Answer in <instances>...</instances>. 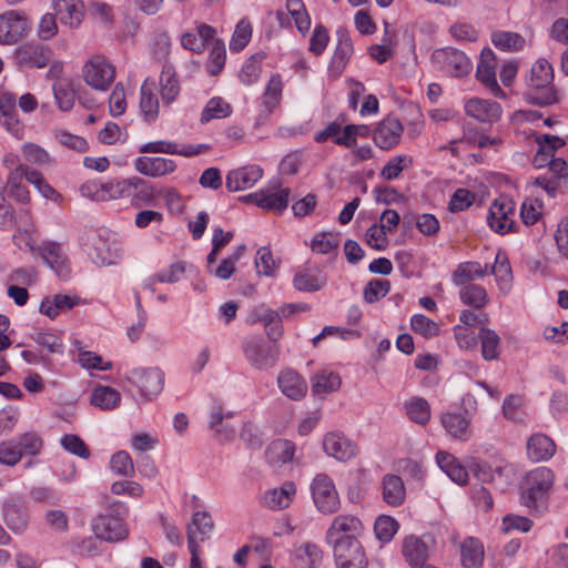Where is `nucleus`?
Wrapping results in <instances>:
<instances>
[{
  "label": "nucleus",
  "instance_id": "obj_32",
  "mask_svg": "<svg viewBox=\"0 0 568 568\" xmlns=\"http://www.w3.org/2000/svg\"><path fill=\"white\" fill-rule=\"evenodd\" d=\"M383 500L389 506H400L406 497L403 479L396 475H385L382 480Z\"/></svg>",
  "mask_w": 568,
  "mask_h": 568
},
{
  "label": "nucleus",
  "instance_id": "obj_34",
  "mask_svg": "<svg viewBox=\"0 0 568 568\" xmlns=\"http://www.w3.org/2000/svg\"><path fill=\"white\" fill-rule=\"evenodd\" d=\"M130 193L134 207L152 205L156 196L154 186L139 176L131 178Z\"/></svg>",
  "mask_w": 568,
  "mask_h": 568
},
{
  "label": "nucleus",
  "instance_id": "obj_36",
  "mask_svg": "<svg viewBox=\"0 0 568 568\" xmlns=\"http://www.w3.org/2000/svg\"><path fill=\"white\" fill-rule=\"evenodd\" d=\"M62 353L63 344L57 335L50 333L38 335V362L41 361L44 365L50 366V355Z\"/></svg>",
  "mask_w": 568,
  "mask_h": 568
},
{
  "label": "nucleus",
  "instance_id": "obj_26",
  "mask_svg": "<svg viewBox=\"0 0 568 568\" xmlns=\"http://www.w3.org/2000/svg\"><path fill=\"white\" fill-rule=\"evenodd\" d=\"M53 6L62 24L72 29L81 24L84 17V7L81 0H53Z\"/></svg>",
  "mask_w": 568,
  "mask_h": 568
},
{
  "label": "nucleus",
  "instance_id": "obj_10",
  "mask_svg": "<svg viewBox=\"0 0 568 568\" xmlns=\"http://www.w3.org/2000/svg\"><path fill=\"white\" fill-rule=\"evenodd\" d=\"M125 378L138 387L140 394L145 398L156 396L163 389L164 376L156 367L133 368L126 374Z\"/></svg>",
  "mask_w": 568,
  "mask_h": 568
},
{
  "label": "nucleus",
  "instance_id": "obj_25",
  "mask_svg": "<svg viewBox=\"0 0 568 568\" xmlns=\"http://www.w3.org/2000/svg\"><path fill=\"white\" fill-rule=\"evenodd\" d=\"M327 455L337 460H348L355 456V445L341 433H328L323 440Z\"/></svg>",
  "mask_w": 568,
  "mask_h": 568
},
{
  "label": "nucleus",
  "instance_id": "obj_55",
  "mask_svg": "<svg viewBox=\"0 0 568 568\" xmlns=\"http://www.w3.org/2000/svg\"><path fill=\"white\" fill-rule=\"evenodd\" d=\"M213 527L214 524L211 515L206 511H197L193 515L192 523L187 525L186 531L192 528L200 542L203 541L205 536L212 531Z\"/></svg>",
  "mask_w": 568,
  "mask_h": 568
},
{
  "label": "nucleus",
  "instance_id": "obj_6",
  "mask_svg": "<svg viewBox=\"0 0 568 568\" xmlns=\"http://www.w3.org/2000/svg\"><path fill=\"white\" fill-rule=\"evenodd\" d=\"M82 77L92 89L105 91L114 80L115 69L103 55H94L84 63Z\"/></svg>",
  "mask_w": 568,
  "mask_h": 568
},
{
  "label": "nucleus",
  "instance_id": "obj_49",
  "mask_svg": "<svg viewBox=\"0 0 568 568\" xmlns=\"http://www.w3.org/2000/svg\"><path fill=\"white\" fill-rule=\"evenodd\" d=\"M290 189H282L278 192L272 193L262 191L260 200V207L268 211L282 212L288 204Z\"/></svg>",
  "mask_w": 568,
  "mask_h": 568
},
{
  "label": "nucleus",
  "instance_id": "obj_47",
  "mask_svg": "<svg viewBox=\"0 0 568 568\" xmlns=\"http://www.w3.org/2000/svg\"><path fill=\"white\" fill-rule=\"evenodd\" d=\"M232 113V106L222 98H212L201 114V123L205 124L213 119H224Z\"/></svg>",
  "mask_w": 568,
  "mask_h": 568
},
{
  "label": "nucleus",
  "instance_id": "obj_43",
  "mask_svg": "<svg viewBox=\"0 0 568 568\" xmlns=\"http://www.w3.org/2000/svg\"><path fill=\"white\" fill-rule=\"evenodd\" d=\"M140 109L148 121H152L158 118L159 101L156 95L153 93V84H149L148 81H144L141 85Z\"/></svg>",
  "mask_w": 568,
  "mask_h": 568
},
{
  "label": "nucleus",
  "instance_id": "obj_57",
  "mask_svg": "<svg viewBox=\"0 0 568 568\" xmlns=\"http://www.w3.org/2000/svg\"><path fill=\"white\" fill-rule=\"evenodd\" d=\"M226 51L223 41L215 40L210 52L207 71L212 75L219 74L224 68Z\"/></svg>",
  "mask_w": 568,
  "mask_h": 568
},
{
  "label": "nucleus",
  "instance_id": "obj_16",
  "mask_svg": "<svg viewBox=\"0 0 568 568\" xmlns=\"http://www.w3.org/2000/svg\"><path fill=\"white\" fill-rule=\"evenodd\" d=\"M16 95L0 88V123L17 139L23 138V124L16 115Z\"/></svg>",
  "mask_w": 568,
  "mask_h": 568
},
{
  "label": "nucleus",
  "instance_id": "obj_45",
  "mask_svg": "<svg viewBox=\"0 0 568 568\" xmlns=\"http://www.w3.org/2000/svg\"><path fill=\"white\" fill-rule=\"evenodd\" d=\"M295 454V445L287 439L274 440L266 450L268 459L273 463L291 462Z\"/></svg>",
  "mask_w": 568,
  "mask_h": 568
},
{
  "label": "nucleus",
  "instance_id": "obj_17",
  "mask_svg": "<svg viewBox=\"0 0 568 568\" xmlns=\"http://www.w3.org/2000/svg\"><path fill=\"white\" fill-rule=\"evenodd\" d=\"M23 181L36 184V171L30 170L26 164H19L10 172L7 181L9 194L19 202H28L30 193Z\"/></svg>",
  "mask_w": 568,
  "mask_h": 568
},
{
  "label": "nucleus",
  "instance_id": "obj_8",
  "mask_svg": "<svg viewBox=\"0 0 568 568\" xmlns=\"http://www.w3.org/2000/svg\"><path fill=\"white\" fill-rule=\"evenodd\" d=\"M36 455V433L27 432L16 440H3L0 443V464L7 466L17 465L23 456Z\"/></svg>",
  "mask_w": 568,
  "mask_h": 568
},
{
  "label": "nucleus",
  "instance_id": "obj_18",
  "mask_svg": "<svg viewBox=\"0 0 568 568\" xmlns=\"http://www.w3.org/2000/svg\"><path fill=\"white\" fill-rule=\"evenodd\" d=\"M277 386L282 394L292 400L303 399L308 389L305 378L292 368L283 369L278 374Z\"/></svg>",
  "mask_w": 568,
  "mask_h": 568
},
{
  "label": "nucleus",
  "instance_id": "obj_27",
  "mask_svg": "<svg viewBox=\"0 0 568 568\" xmlns=\"http://www.w3.org/2000/svg\"><path fill=\"white\" fill-rule=\"evenodd\" d=\"M134 169L143 175L159 178L172 173L176 164L171 159L140 156L134 162Z\"/></svg>",
  "mask_w": 568,
  "mask_h": 568
},
{
  "label": "nucleus",
  "instance_id": "obj_62",
  "mask_svg": "<svg viewBox=\"0 0 568 568\" xmlns=\"http://www.w3.org/2000/svg\"><path fill=\"white\" fill-rule=\"evenodd\" d=\"M252 37V27L250 22L241 20L235 28L233 37L230 42L232 51H241L248 43Z\"/></svg>",
  "mask_w": 568,
  "mask_h": 568
},
{
  "label": "nucleus",
  "instance_id": "obj_58",
  "mask_svg": "<svg viewBox=\"0 0 568 568\" xmlns=\"http://www.w3.org/2000/svg\"><path fill=\"white\" fill-rule=\"evenodd\" d=\"M88 13L95 21L111 26L113 23V10L103 1L93 0L88 3Z\"/></svg>",
  "mask_w": 568,
  "mask_h": 568
},
{
  "label": "nucleus",
  "instance_id": "obj_31",
  "mask_svg": "<svg viewBox=\"0 0 568 568\" xmlns=\"http://www.w3.org/2000/svg\"><path fill=\"white\" fill-rule=\"evenodd\" d=\"M353 54V43L348 34L344 31L337 32V45L329 63V71L339 75L345 69L349 58Z\"/></svg>",
  "mask_w": 568,
  "mask_h": 568
},
{
  "label": "nucleus",
  "instance_id": "obj_33",
  "mask_svg": "<svg viewBox=\"0 0 568 568\" xmlns=\"http://www.w3.org/2000/svg\"><path fill=\"white\" fill-rule=\"evenodd\" d=\"M180 81L171 64H164L160 75V94L165 104H171L180 94Z\"/></svg>",
  "mask_w": 568,
  "mask_h": 568
},
{
  "label": "nucleus",
  "instance_id": "obj_21",
  "mask_svg": "<svg viewBox=\"0 0 568 568\" xmlns=\"http://www.w3.org/2000/svg\"><path fill=\"white\" fill-rule=\"evenodd\" d=\"M296 495V485L287 480L278 488L266 490L261 497V505L272 510L287 508Z\"/></svg>",
  "mask_w": 568,
  "mask_h": 568
},
{
  "label": "nucleus",
  "instance_id": "obj_35",
  "mask_svg": "<svg viewBox=\"0 0 568 568\" xmlns=\"http://www.w3.org/2000/svg\"><path fill=\"white\" fill-rule=\"evenodd\" d=\"M326 284V277L318 270L305 268L296 272L293 285L301 292H317Z\"/></svg>",
  "mask_w": 568,
  "mask_h": 568
},
{
  "label": "nucleus",
  "instance_id": "obj_64",
  "mask_svg": "<svg viewBox=\"0 0 568 568\" xmlns=\"http://www.w3.org/2000/svg\"><path fill=\"white\" fill-rule=\"evenodd\" d=\"M185 273V263L178 262L172 264L169 268L163 270L156 274H154L150 278V283H176L181 280L183 274Z\"/></svg>",
  "mask_w": 568,
  "mask_h": 568
},
{
  "label": "nucleus",
  "instance_id": "obj_5",
  "mask_svg": "<svg viewBox=\"0 0 568 568\" xmlns=\"http://www.w3.org/2000/svg\"><path fill=\"white\" fill-rule=\"evenodd\" d=\"M435 67L455 78H463L471 71V62L467 55L454 48L436 49L432 54Z\"/></svg>",
  "mask_w": 568,
  "mask_h": 568
},
{
  "label": "nucleus",
  "instance_id": "obj_24",
  "mask_svg": "<svg viewBox=\"0 0 568 568\" xmlns=\"http://www.w3.org/2000/svg\"><path fill=\"white\" fill-rule=\"evenodd\" d=\"M79 303L80 298L77 295L54 294L45 296L38 306V310L40 313L53 320L61 313L70 311Z\"/></svg>",
  "mask_w": 568,
  "mask_h": 568
},
{
  "label": "nucleus",
  "instance_id": "obj_13",
  "mask_svg": "<svg viewBox=\"0 0 568 568\" xmlns=\"http://www.w3.org/2000/svg\"><path fill=\"white\" fill-rule=\"evenodd\" d=\"M336 568H368V558L361 541L332 548Z\"/></svg>",
  "mask_w": 568,
  "mask_h": 568
},
{
  "label": "nucleus",
  "instance_id": "obj_14",
  "mask_svg": "<svg viewBox=\"0 0 568 568\" xmlns=\"http://www.w3.org/2000/svg\"><path fill=\"white\" fill-rule=\"evenodd\" d=\"M497 58L490 49H484L477 65L476 78L495 97L505 98L504 91L498 85L496 79Z\"/></svg>",
  "mask_w": 568,
  "mask_h": 568
},
{
  "label": "nucleus",
  "instance_id": "obj_3",
  "mask_svg": "<svg viewBox=\"0 0 568 568\" xmlns=\"http://www.w3.org/2000/svg\"><path fill=\"white\" fill-rule=\"evenodd\" d=\"M555 475L547 467H538L531 470L527 477V488L521 494L523 504L536 511H542L547 507L548 491L551 489Z\"/></svg>",
  "mask_w": 568,
  "mask_h": 568
},
{
  "label": "nucleus",
  "instance_id": "obj_56",
  "mask_svg": "<svg viewBox=\"0 0 568 568\" xmlns=\"http://www.w3.org/2000/svg\"><path fill=\"white\" fill-rule=\"evenodd\" d=\"M493 43L501 50H519L525 39L519 33L501 31L493 34Z\"/></svg>",
  "mask_w": 568,
  "mask_h": 568
},
{
  "label": "nucleus",
  "instance_id": "obj_20",
  "mask_svg": "<svg viewBox=\"0 0 568 568\" xmlns=\"http://www.w3.org/2000/svg\"><path fill=\"white\" fill-rule=\"evenodd\" d=\"M402 134L403 125L399 120L388 116L379 122L374 131L373 139L378 148L389 150L399 143Z\"/></svg>",
  "mask_w": 568,
  "mask_h": 568
},
{
  "label": "nucleus",
  "instance_id": "obj_15",
  "mask_svg": "<svg viewBox=\"0 0 568 568\" xmlns=\"http://www.w3.org/2000/svg\"><path fill=\"white\" fill-rule=\"evenodd\" d=\"M31 29L30 22L16 11L0 16V43L9 44L20 40Z\"/></svg>",
  "mask_w": 568,
  "mask_h": 568
},
{
  "label": "nucleus",
  "instance_id": "obj_2",
  "mask_svg": "<svg viewBox=\"0 0 568 568\" xmlns=\"http://www.w3.org/2000/svg\"><path fill=\"white\" fill-rule=\"evenodd\" d=\"M128 508L121 501L110 505L108 514L98 516L92 524L93 532L100 540L116 542L128 538L129 529L125 524Z\"/></svg>",
  "mask_w": 568,
  "mask_h": 568
},
{
  "label": "nucleus",
  "instance_id": "obj_52",
  "mask_svg": "<svg viewBox=\"0 0 568 568\" xmlns=\"http://www.w3.org/2000/svg\"><path fill=\"white\" fill-rule=\"evenodd\" d=\"M283 83L280 74L271 77L263 94L264 104L268 111H272L280 104L282 98Z\"/></svg>",
  "mask_w": 568,
  "mask_h": 568
},
{
  "label": "nucleus",
  "instance_id": "obj_28",
  "mask_svg": "<svg viewBox=\"0 0 568 568\" xmlns=\"http://www.w3.org/2000/svg\"><path fill=\"white\" fill-rule=\"evenodd\" d=\"M526 449L532 462H546L555 455L556 444L549 436L536 433L528 438Z\"/></svg>",
  "mask_w": 568,
  "mask_h": 568
},
{
  "label": "nucleus",
  "instance_id": "obj_40",
  "mask_svg": "<svg viewBox=\"0 0 568 568\" xmlns=\"http://www.w3.org/2000/svg\"><path fill=\"white\" fill-rule=\"evenodd\" d=\"M285 8L294 20L296 29L305 36L311 28V17L303 0H286Z\"/></svg>",
  "mask_w": 568,
  "mask_h": 568
},
{
  "label": "nucleus",
  "instance_id": "obj_9",
  "mask_svg": "<svg viewBox=\"0 0 568 568\" xmlns=\"http://www.w3.org/2000/svg\"><path fill=\"white\" fill-rule=\"evenodd\" d=\"M246 359L257 369L273 367L280 355V348L275 344H268L262 338L252 337L244 344Z\"/></svg>",
  "mask_w": 568,
  "mask_h": 568
},
{
  "label": "nucleus",
  "instance_id": "obj_54",
  "mask_svg": "<svg viewBox=\"0 0 568 568\" xmlns=\"http://www.w3.org/2000/svg\"><path fill=\"white\" fill-rule=\"evenodd\" d=\"M398 529V523L390 516H379L374 525L376 537L383 541L388 542L392 540Z\"/></svg>",
  "mask_w": 568,
  "mask_h": 568
},
{
  "label": "nucleus",
  "instance_id": "obj_39",
  "mask_svg": "<svg viewBox=\"0 0 568 568\" xmlns=\"http://www.w3.org/2000/svg\"><path fill=\"white\" fill-rule=\"evenodd\" d=\"M342 379L337 373L322 371L312 379V390L315 395L335 392L339 388Z\"/></svg>",
  "mask_w": 568,
  "mask_h": 568
},
{
  "label": "nucleus",
  "instance_id": "obj_48",
  "mask_svg": "<svg viewBox=\"0 0 568 568\" xmlns=\"http://www.w3.org/2000/svg\"><path fill=\"white\" fill-rule=\"evenodd\" d=\"M120 393L109 386L97 387L91 394V404L102 408H114L120 402Z\"/></svg>",
  "mask_w": 568,
  "mask_h": 568
},
{
  "label": "nucleus",
  "instance_id": "obj_53",
  "mask_svg": "<svg viewBox=\"0 0 568 568\" xmlns=\"http://www.w3.org/2000/svg\"><path fill=\"white\" fill-rule=\"evenodd\" d=\"M110 468L114 474L122 477H131L134 475V465L132 458L124 450L116 452L111 457Z\"/></svg>",
  "mask_w": 568,
  "mask_h": 568
},
{
  "label": "nucleus",
  "instance_id": "obj_38",
  "mask_svg": "<svg viewBox=\"0 0 568 568\" xmlns=\"http://www.w3.org/2000/svg\"><path fill=\"white\" fill-rule=\"evenodd\" d=\"M53 97L61 111H70L75 101V92L72 81L67 79L52 84Z\"/></svg>",
  "mask_w": 568,
  "mask_h": 568
},
{
  "label": "nucleus",
  "instance_id": "obj_11",
  "mask_svg": "<svg viewBox=\"0 0 568 568\" xmlns=\"http://www.w3.org/2000/svg\"><path fill=\"white\" fill-rule=\"evenodd\" d=\"M131 178L125 180H112L108 183L100 184L99 187L95 183H84L80 187L83 196H92L94 191V199L108 201L130 197Z\"/></svg>",
  "mask_w": 568,
  "mask_h": 568
},
{
  "label": "nucleus",
  "instance_id": "obj_12",
  "mask_svg": "<svg viewBox=\"0 0 568 568\" xmlns=\"http://www.w3.org/2000/svg\"><path fill=\"white\" fill-rule=\"evenodd\" d=\"M38 254L58 277L67 280L71 273L70 261L60 243L45 241L38 247Z\"/></svg>",
  "mask_w": 568,
  "mask_h": 568
},
{
  "label": "nucleus",
  "instance_id": "obj_23",
  "mask_svg": "<svg viewBox=\"0 0 568 568\" xmlns=\"http://www.w3.org/2000/svg\"><path fill=\"white\" fill-rule=\"evenodd\" d=\"M467 115L475 118L480 122H495L501 115V106L494 101L478 98L470 99L465 104Z\"/></svg>",
  "mask_w": 568,
  "mask_h": 568
},
{
  "label": "nucleus",
  "instance_id": "obj_30",
  "mask_svg": "<svg viewBox=\"0 0 568 568\" xmlns=\"http://www.w3.org/2000/svg\"><path fill=\"white\" fill-rule=\"evenodd\" d=\"M484 556V545L479 539L467 537L460 544V562L464 568H480Z\"/></svg>",
  "mask_w": 568,
  "mask_h": 568
},
{
  "label": "nucleus",
  "instance_id": "obj_29",
  "mask_svg": "<svg viewBox=\"0 0 568 568\" xmlns=\"http://www.w3.org/2000/svg\"><path fill=\"white\" fill-rule=\"evenodd\" d=\"M440 423L454 438L468 440L471 436L470 419L462 413H445L442 415Z\"/></svg>",
  "mask_w": 568,
  "mask_h": 568
},
{
  "label": "nucleus",
  "instance_id": "obj_42",
  "mask_svg": "<svg viewBox=\"0 0 568 568\" xmlns=\"http://www.w3.org/2000/svg\"><path fill=\"white\" fill-rule=\"evenodd\" d=\"M486 274V267H483L478 262H465L457 266L453 274V281L456 285H465L475 278L484 277Z\"/></svg>",
  "mask_w": 568,
  "mask_h": 568
},
{
  "label": "nucleus",
  "instance_id": "obj_4",
  "mask_svg": "<svg viewBox=\"0 0 568 568\" xmlns=\"http://www.w3.org/2000/svg\"><path fill=\"white\" fill-rule=\"evenodd\" d=\"M363 532L364 525L358 517L343 514L334 517L325 537L327 544L335 548L351 541H358Z\"/></svg>",
  "mask_w": 568,
  "mask_h": 568
},
{
  "label": "nucleus",
  "instance_id": "obj_19",
  "mask_svg": "<svg viewBox=\"0 0 568 568\" xmlns=\"http://www.w3.org/2000/svg\"><path fill=\"white\" fill-rule=\"evenodd\" d=\"M434 542L430 535L423 537L408 536L403 542V555L413 567L425 564L429 555V546Z\"/></svg>",
  "mask_w": 568,
  "mask_h": 568
},
{
  "label": "nucleus",
  "instance_id": "obj_46",
  "mask_svg": "<svg viewBox=\"0 0 568 568\" xmlns=\"http://www.w3.org/2000/svg\"><path fill=\"white\" fill-rule=\"evenodd\" d=\"M406 413L409 419L419 425H426L430 418V407L428 402L422 397H414L405 404Z\"/></svg>",
  "mask_w": 568,
  "mask_h": 568
},
{
  "label": "nucleus",
  "instance_id": "obj_41",
  "mask_svg": "<svg viewBox=\"0 0 568 568\" xmlns=\"http://www.w3.org/2000/svg\"><path fill=\"white\" fill-rule=\"evenodd\" d=\"M478 337L484 359H497L500 353V338L497 333L490 328L484 327L480 329Z\"/></svg>",
  "mask_w": 568,
  "mask_h": 568
},
{
  "label": "nucleus",
  "instance_id": "obj_22",
  "mask_svg": "<svg viewBox=\"0 0 568 568\" xmlns=\"http://www.w3.org/2000/svg\"><path fill=\"white\" fill-rule=\"evenodd\" d=\"M263 176V170L257 165H248L232 170L226 175V189L237 192L252 187Z\"/></svg>",
  "mask_w": 568,
  "mask_h": 568
},
{
  "label": "nucleus",
  "instance_id": "obj_1",
  "mask_svg": "<svg viewBox=\"0 0 568 568\" xmlns=\"http://www.w3.org/2000/svg\"><path fill=\"white\" fill-rule=\"evenodd\" d=\"M554 80L552 68L547 60H538L530 70L528 89L525 99L535 105L545 106L558 101L551 82Z\"/></svg>",
  "mask_w": 568,
  "mask_h": 568
},
{
  "label": "nucleus",
  "instance_id": "obj_44",
  "mask_svg": "<svg viewBox=\"0 0 568 568\" xmlns=\"http://www.w3.org/2000/svg\"><path fill=\"white\" fill-rule=\"evenodd\" d=\"M3 516L7 526L16 532H21L27 527L28 515L26 508L22 505H7L3 510Z\"/></svg>",
  "mask_w": 568,
  "mask_h": 568
},
{
  "label": "nucleus",
  "instance_id": "obj_60",
  "mask_svg": "<svg viewBox=\"0 0 568 568\" xmlns=\"http://www.w3.org/2000/svg\"><path fill=\"white\" fill-rule=\"evenodd\" d=\"M389 288L390 283L387 280H371L364 288V300L367 303H374L384 297L389 292Z\"/></svg>",
  "mask_w": 568,
  "mask_h": 568
},
{
  "label": "nucleus",
  "instance_id": "obj_59",
  "mask_svg": "<svg viewBox=\"0 0 568 568\" xmlns=\"http://www.w3.org/2000/svg\"><path fill=\"white\" fill-rule=\"evenodd\" d=\"M469 469L473 475L483 483H490L495 479L496 475L500 476L506 467L496 466L493 468L490 465L484 462H473L469 465Z\"/></svg>",
  "mask_w": 568,
  "mask_h": 568
},
{
  "label": "nucleus",
  "instance_id": "obj_61",
  "mask_svg": "<svg viewBox=\"0 0 568 568\" xmlns=\"http://www.w3.org/2000/svg\"><path fill=\"white\" fill-rule=\"evenodd\" d=\"M412 328L425 337H432L439 334V326L423 314H416L410 320Z\"/></svg>",
  "mask_w": 568,
  "mask_h": 568
},
{
  "label": "nucleus",
  "instance_id": "obj_63",
  "mask_svg": "<svg viewBox=\"0 0 568 568\" xmlns=\"http://www.w3.org/2000/svg\"><path fill=\"white\" fill-rule=\"evenodd\" d=\"M61 445L67 452L73 454L75 456H79L83 459H88L90 457L89 447L78 435H74V434L64 435L61 438Z\"/></svg>",
  "mask_w": 568,
  "mask_h": 568
},
{
  "label": "nucleus",
  "instance_id": "obj_37",
  "mask_svg": "<svg viewBox=\"0 0 568 568\" xmlns=\"http://www.w3.org/2000/svg\"><path fill=\"white\" fill-rule=\"evenodd\" d=\"M323 558L322 549L314 542H305L295 549L297 568H314Z\"/></svg>",
  "mask_w": 568,
  "mask_h": 568
},
{
  "label": "nucleus",
  "instance_id": "obj_50",
  "mask_svg": "<svg viewBox=\"0 0 568 568\" xmlns=\"http://www.w3.org/2000/svg\"><path fill=\"white\" fill-rule=\"evenodd\" d=\"M460 300L466 305L473 306L475 308H481L487 303V293L486 290L480 285H465L460 290Z\"/></svg>",
  "mask_w": 568,
  "mask_h": 568
},
{
  "label": "nucleus",
  "instance_id": "obj_7",
  "mask_svg": "<svg viewBox=\"0 0 568 568\" xmlns=\"http://www.w3.org/2000/svg\"><path fill=\"white\" fill-rule=\"evenodd\" d=\"M311 489L315 506L322 514H333L339 509V497L329 476L317 474L312 481Z\"/></svg>",
  "mask_w": 568,
  "mask_h": 568
},
{
  "label": "nucleus",
  "instance_id": "obj_51",
  "mask_svg": "<svg viewBox=\"0 0 568 568\" xmlns=\"http://www.w3.org/2000/svg\"><path fill=\"white\" fill-rule=\"evenodd\" d=\"M265 58V53L258 52L253 54L243 65L240 79L242 83L251 85L257 81L261 74V61Z\"/></svg>",
  "mask_w": 568,
  "mask_h": 568
}]
</instances>
